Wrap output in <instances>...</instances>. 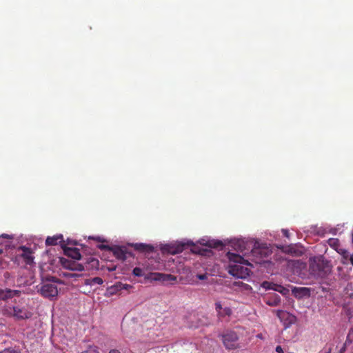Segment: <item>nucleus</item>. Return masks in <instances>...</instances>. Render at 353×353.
<instances>
[{"mask_svg":"<svg viewBox=\"0 0 353 353\" xmlns=\"http://www.w3.org/2000/svg\"><path fill=\"white\" fill-rule=\"evenodd\" d=\"M292 291L294 296L296 298L309 296L310 295V289L308 288L294 287Z\"/></svg>","mask_w":353,"mask_h":353,"instance_id":"2eb2a0df","label":"nucleus"},{"mask_svg":"<svg viewBox=\"0 0 353 353\" xmlns=\"http://www.w3.org/2000/svg\"><path fill=\"white\" fill-rule=\"evenodd\" d=\"M342 254L345 258H347L349 256V252L345 250L342 252Z\"/></svg>","mask_w":353,"mask_h":353,"instance_id":"72a5a7b5","label":"nucleus"},{"mask_svg":"<svg viewBox=\"0 0 353 353\" xmlns=\"http://www.w3.org/2000/svg\"><path fill=\"white\" fill-rule=\"evenodd\" d=\"M207 245L212 248H219V247H223V245L221 241H210L208 242Z\"/></svg>","mask_w":353,"mask_h":353,"instance_id":"6ab92c4d","label":"nucleus"},{"mask_svg":"<svg viewBox=\"0 0 353 353\" xmlns=\"http://www.w3.org/2000/svg\"><path fill=\"white\" fill-rule=\"evenodd\" d=\"M262 261H263L262 260H260V261H256V262L258 263H261Z\"/></svg>","mask_w":353,"mask_h":353,"instance_id":"58836bf2","label":"nucleus"},{"mask_svg":"<svg viewBox=\"0 0 353 353\" xmlns=\"http://www.w3.org/2000/svg\"><path fill=\"white\" fill-rule=\"evenodd\" d=\"M111 251L117 259L121 261H125L128 254L131 255L125 247L114 246L112 248Z\"/></svg>","mask_w":353,"mask_h":353,"instance_id":"9d476101","label":"nucleus"},{"mask_svg":"<svg viewBox=\"0 0 353 353\" xmlns=\"http://www.w3.org/2000/svg\"><path fill=\"white\" fill-rule=\"evenodd\" d=\"M336 239H330V241H336Z\"/></svg>","mask_w":353,"mask_h":353,"instance_id":"ea45409f","label":"nucleus"},{"mask_svg":"<svg viewBox=\"0 0 353 353\" xmlns=\"http://www.w3.org/2000/svg\"><path fill=\"white\" fill-rule=\"evenodd\" d=\"M323 270V263L316 259L310 260L309 271L314 276H321Z\"/></svg>","mask_w":353,"mask_h":353,"instance_id":"0eeeda50","label":"nucleus"},{"mask_svg":"<svg viewBox=\"0 0 353 353\" xmlns=\"http://www.w3.org/2000/svg\"><path fill=\"white\" fill-rule=\"evenodd\" d=\"M4 314L12 316L17 320L28 319L32 316L31 312L28 311L26 307H20L19 306H13L6 309Z\"/></svg>","mask_w":353,"mask_h":353,"instance_id":"f03ea898","label":"nucleus"},{"mask_svg":"<svg viewBox=\"0 0 353 353\" xmlns=\"http://www.w3.org/2000/svg\"><path fill=\"white\" fill-rule=\"evenodd\" d=\"M63 241L62 235H57L54 236H48L46 240L47 245H55Z\"/></svg>","mask_w":353,"mask_h":353,"instance_id":"a211bd4d","label":"nucleus"},{"mask_svg":"<svg viewBox=\"0 0 353 353\" xmlns=\"http://www.w3.org/2000/svg\"><path fill=\"white\" fill-rule=\"evenodd\" d=\"M228 259L230 263L234 264L230 265L229 273L238 278H244L249 275L250 270L248 268L243 266V265H248L252 266V264L245 260L243 256L235 253H228Z\"/></svg>","mask_w":353,"mask_h":353,"instance_id":"f257e3e1","label":"nucleus"},{"mask_svg":"<svg viewBox=\"0 0 353 353\" xmlns=\"http://www.w3.org/2000/svg\"><path fill=\"white\" fill-rule=\"evenodd\" d=\"M215 309H216V311L217 312L218 314L220 312H221L223 307H222V305L220 302H216L215 303Z\"/></svg>","mask_w":353,"mask_h":353,"instance_id":"cd10ccee","label":"nucleus"},{"mask_svg":"<svg viewBox=\"0 0 353 353\" xmlns=\"http://www.w3.org/2000/svg\"><path fill=\"white\" fill-rule=\"evenodd\" d=\"M19 249L23 251L20 256L24 260L25 263L27 265L32 264L34 263V256L31 250L26 246H20Z\"/></svg>","mask_w":353,"mask_h":353,"instance_id":"9b49d317","label":"nucleus"},{"mask_svg":"<svg viewBox=\"0 0 353 353\" xmlns=\"http://www.w3.org/2000/svg\"><path fill=\"white\" fill-rule=\"evenodd\" d=\"M0 353H20L19 351L12 348L5 349L0 352Z\"/></svg>","mask_w":353,"mask_h":353,"instance_id":"bb28decb","label":"nucleus"},{"mask_svg":"<svg viewBox=\"0 0 353 353\" xmlns=\"http://www.w3.org/2000/svg\"><path fill=\"white\" fill-rule=\"evenodd\" d=\"M282 233L283 234V235H284L285 236H286L287 238H289V236H290V232H289V231H288V230H286V229H283V230H282Z\"/></svg>","mask_w":353,"mask_h":353,"instance_id":"c756f323","label":"nucleus"},{"mask_svg":"<svg viewBox=\"0 0 353 353\" xmlns=\"http://www.w3.org/2000/svg\"><path fill=\"white\" fill-rule=\"evenodd\" d=\"M40 293L43 296L51 299L57 296V287L53 283H45L41 286Z\"/></svg>","mask_w":353,"mask_h":353,"instance_id":"20e7f679","label":"nucleus"},{"mask_svg":"<svg viewBox=\"0 0 353 353\" xmlns=\"http://www.w3.org/2000/svg\"><path fill=\"white\" fill-rule=\"evenodd\" d=\"M92 283L98 285H101L103 284V281L101 278L97 276L92 279Z\"/></svg>","mask_w":353,"mask_h":353,"instance_id":"a878e982","label":"nucleus"},{"mask_svg":"<svg viewBox=\"0 0 353 353\" xmlns=\"http://www.w3.org/2000/svg\"><path fill=\"white\" fill-rule=\"evenodd\" d=\"M81 353H99V352L96 346H90L87 350Z\"/></svg>","mask_w":353,"mask_h":353,"instance_id":"412c9836","label":"nucleus"},{"mask_svg":"<svg viewBox=\"0 0 353 353\" xmlns=\"http://www.w3.org/2000/svg\"><path fill=\"white\" fill-rule=\"evenodd\" d=\"M132 273L136 276H142L143 274L142 269L138 267L133 269Z\"/></svg>","mask_w":353,"mask_h":353,"instance_id":"5701e85b","label":"nucleus"},{"mask_svg":"<svg viewBox=\"0 0 353 353\" xmlns=\"http://www.w3.org/2000/svg\"><path fill=\"white\" fill-rule=\"evenodd\" d=\"M1 238L7 239H12L13 237L11 235L7 234H3L1 235Z\"/></svg>","mask_w":353,"mask_h":353,"instance_id":"7c9ffc66","label":"nucleus"},{"mask_svg":"<svg viewBox=\"0 0 353 353\" xmlns=\"http://www.w3.org/2000/svg\"><path fill=\"white\" fill-rule=\"evenodd\" d=\"M265 303L270 306H277L281 303V297L276 294H273L265 299Z\"/></svg>","mask_w":353,"mask_h":353,"instance_id":"f3484780","label":"nucleus"},{"mask_svg":"<svg viewBox=\"0 0 353 353\" xmlns=\"http://www.w3.org/2000/svg\"><path fill=\"white\" fill-rule=\"evenodd\" d=\"M276 353H283V352L282 347L280 345L276 346Z\"/></svg>","mask_w":353,"mask_h":353,"instance_id":"473e14b6","label":"nucleus"},{"mask_svg":"<svg viewBox=\"0 0 353 353\" xmlns=\"http://www.w3.org/2000/svg\"><path fill=\"white\" fill-rule=\"evenodd\" d=\"M20 291L9 288L0 289V301H7L15 296H19Z\"/></svg>","mask_w":353,"mask_h":353,"instance_id":"ddd939ff","label":"nucleus"},{"mask_svg":"<svg viewBox=\"0 0 353 353\" xmlns=\"http://www.w3.org/2000/svg\"><path fill=\"white\" fill-rule=\"evenodd\" d=\"M352 243H353V232H352Z\"/></svg>","mask_w":353,"mask_h":353,"instance_id":"79ce46f5","label":"nucleus"},{"mask_svg":"<svg viewBox=\"0 0 353 353\" xmlns=\"http://www.w3.org/2000/svg\"><path fill=\"white\" fill-rule=\"evenodd\" d=\"M109 353H121V352L117 350H112L110 351Z\"/></svg>","mask_w":353,"mask_h":353,"instance_id":"f704fd0d","label":"nucleus"},{"mask_svg":"<svg viewBox=\"0 0 353 353\" xmlns=\"http://www.w3.org/2000/svg\"><path fill=\"white\" fill-rule=\"evenodd\" d=\"M152 279L154 281H160L163 282H174L176 281V276L170 274H164L154 272L151 274Z\"/></svg>","mask_w":353,"mask_h":353,"instance_id":"1a4fd4ad","label":"nucleus"},{"mask_svg":"<svg viewBox=\"0 0 353 353\" xmlns=\"http://www.w3.org/2000/svg\"><path fill=\"white\" fill-rule=\"evenodd\" d=\"M271 253V250L265 244L259 245L258 242L255 243L254 248L252 250V254L253 256H259L261 259L267 258Z\"/></svg>","mask_w":353,"mask_h":353,"instance_id":"39448f33","label":"nucleus"},{"mask_svg":"<svg viewBox=\"0 0 353 353\" xmlns=\"http://www.w3.org/2000/svg\"><path fill=\"white\" fill-rule=\"evenodd\" d=\"M129 288H131V286L130 285H127V284L124 285V288L125 289H128Z\"/></svg>","mask_w":353,"mask_h":353,"instance_id":"e433bc0d","label":"nucleus"},{"mask_svg":"<svg viewBox=\"0 0 353 353\" xmlns=\"http://www.w3.org/2000/svg\"><path fill=\"white\" fill-rule=\"evenodd\" d=\"M262 286L264 288H265V289H272L274 291L279 292H281L282 294H284L285 291L286 290V289L284 288L281 285H277V284H274V283H269V282H267V281L263 282V284H262Z\"/></svg>","mask_w":353,"mask_h":353,"instance_id":"dca6fc26","label":"nucleus"},{"mask_svg":"<svg viewBox=\"0 0 353 353\" xmlns=\"http://www.w3.org/2000/svg\"><path fill=\"white\" fill-rule=\"evenodd\" d=\"M2 244H3V243L1 241H0V245H2Z\"/></svg>","mask_w":353,"mask_h":353,"instance_id":"37998d69","label":"nucleus"},{"mask_svg":"<svg viewBox=\"0 0 353 353\" xmlns=\"http://www.w3.org/2000/svg\"><path fill=\"white\" fill-rule=\"evenodd\" d=\"M232 314V310L230 307H226L222 309L221 312H220L218 315L221 317H225L226 316H230Z\"/></svg>","mask_w":353,"mask_h":353,"instance_id":"aec40b11","label":"nucleus"},{"mask_svg":"<svg viewBox=\"0 0 353 353\" xmlns=\"http://www.w3.org/2000/svg\"><path fill=\"white\" fill-rule=\"evenodd\" d=\"M184 250V244H165L161 248V251L163 253H168L170 254H176L181 253Z\"/></svg>","mask_w":353,"mask_h":353,"instance_id":"423d86ee","label":"nucleus"},{"mask_svg":"<svg viewBox=\"0 0 353 353\" xmlns=\"http://www.w3.org/2000/svg\"><path fill=\"white\" fill-rule=\"evenodd\" d=\"M288 313L286 312H284L283 310H277L276 311V316L280 319H282L285 316H288Z\"/></svg>","mask_w":353,"mask_h":353,"instance_id":"b1692460","label":"nucleus"},{"mask_svg":"<svg viewBox=\"0 0 353 353\" xmlns=\"http://www.w3.org/2000/svg\"><path fill=\"white\" fill-rule=\"evenodd\" d=\"M3 252L2 249H0V254H1Z\"/></svg>","mask_w":353,"mask_h":353,"instance_id":"a19ab883","label":"nucleus"},{"mask_svg":"<svg viewBox=\"0 0 353 353\" xmlns=\"http://www.w3.org/2000/svg\"><path fill=\"white\" fill-rule=\"evenodd\" d=\"M98 248H99L100 250H110V251H111V249H112V247H110V246H109V245H103V244H101V245H99L98 246Z\"/></svg>","mask_w":353,"mask_h":353,"instance_id":"c85d7f7f","label":"nucleus"},{"mask_svg":"<svg viewBox=\"0 0 353 353\" xmlns=\"http://www.w3.org/2000/svg\"><path fill=\"white\" fill-rule=\"evenodd\" d=\"M95 239H96L97 241H102L101 240L100 237H97V238H96Z\"/></svg>","mask_w":353,"mask_h":353,"instance_id":"4c0bfd02","label":"nucleus"},{"mask_svg":"<svg viewBox=\"0 0 353 353\" xmlns=\"http://www.w3.org/2000/svg\"><path fill=\"white\" fill-rule=\"evenodd\" d=\"M283 252L285 253L296 254V250L293 245H290L283 248Z\"/></svg>","mask_w":353,"mask_h":353,"instance_id":"4be33fe9","label":"nucleus"},{"mask_svg":"<svg viewBox=\"0 0 353 353\" xmlns=\"http://www.w3.org/2000/svg\"><path fill=\"white\" fill-rule=\"evenodd\" d=\"M197 278L199 279V280H205L207 279V275L206 274H198L197 275Z\"/></svg>","mask_w":353,"mask_h":353,"instance_id":"2f4dec72","label":"nucleus"},{"mask_svg":"<svg viewBox=\"0 0 353 353\" xmlns=\"http://www.w3.org/2000/svg\"><path fill=\"white\" fill-rule=\"evenodd\" d=\"M350 260L351 264L353 265V254L350 255Z\"/></svg>","mask_w":353,"mask_h":353,"instance_id":"c9c22d12","label":"nucleus"},{"mask_svg":"<svg viewBox=\"0 0 353 353\" xmlns=\"http://www.w3.org/2000/svg\"><path fill=\"white\" fill-rule=\"evenodd\" d=\"M8 265V262L0 257V269L6 268Z\"/></svg>","mask_w":353,"mask_h":353,"instance_id":"393cba45","label":"nucleus"},{"mask_svg":"<svg viewBox=\"0 0 353 353\" xmlns=\"http://www.w3.org/2000/svg\"><path fill=\"white\" fill-rule=\"evenodd\" d=\"M61 248L63 250L64 254L72 258V259L79 260L81 258L79 250L78 248H68L64 244H61Z\"/></svg>","mask_w":353,"mask_h":353,"instance_id":"f8f14e48","label":"nucleus"},{"mask_svg":"<svg viewBox=\"0 0 353 353\" xmlns=\"http://www.w3.org/2000/svg\"><path fill=\"white\" fill-rule=\"evenodd\" d=\"M222 341L228 350H235L240 346L238 343L239 337L234 331H227L221 335Z\"/></svg>","mask_w":353,"mask_h":353,"instance_id":"7ed1b4c3","label":"nucleus"},{"mask_svg":"<svg viewBox=\"0 0 353 353\" xmlns=\"http://www.w3.org/2000/svg\"><path fill=\"white\" fill-rule=\"evenodd\" d=\"M60 261L65 268L77 271L84 270V266L82 264L78 263L74 261L61 258Z\"/></svg>","mask_w":353,"mask_h":353,"instance_id":"6e6552de","label":"nucleus"},{"mask_svg":"<svg viewBox=\"0 0 353 353\" xmlns=\"http://www.w3.org/2000/svg\"><path fill=\"white\" fill-rule=\"evenodd\" d=\"M131 246L134 248L135 250L141 252L151 253L154 251V247L152 245L143 243H133Z\"/></svg>","mask_w":353,"mask_h":353,"instance_id":"4468645a","label":"nucleus"}]
</instances>
